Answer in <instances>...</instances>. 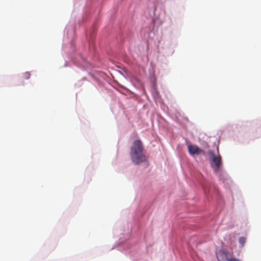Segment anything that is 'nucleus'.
Listing matches in <instances>:
<instances>
[{"label": "nucleus", "mask_w": 261, "mask_h": 261, "mask_svg": "<svg viewBox=\"0 0 261 261\" xmlns=\"http://www.w3.org/2000/svg\"><path fill=\"white\" fill-rule=\"evenodd\" d=\"M130 155L132 162L135 164H140L146 160L144 146L140 140L134 141L130 147Z\"/></svg>", "instance_id": "obj_1"}, {"label": "nucleus", "mask_w": 261, "mask_h": 261, "mask_svg": "<svg viewBox=\"0 0 261 261\" xmlns=\"http://www.w3.org/2000/svg\"><path fill=\"white\" fill-rule=\"evenodd\" d=\"M208 154L211 158V165L212 167L215 172L218 171L222 165L221 157L220 155L216 156L212 150H209Z\"/></svg>", "instance_id": "obj_2"}, {"label": "nucleus", "mask_w": 261, "mask_h": 261, "mask_svg": "<svg viewBox=\"0 0 261 261\" xmlns=\"http://www.w3.org/2000/svg\"><path fill=\"white\" fill-rule=\"evenodd\" d=\"M216 256L218 261H229L230 258H232V255L228 251L222 249L216 252Z\"/></svg>", "instance_id": "obj_3"}, {"label": "nucleus", "mask_w": 261, "mask_h": 261, "mask_svg": "<svg viewBox=\"0 0 261 261\" xmlns=\"http://www.w3.org/2000/svg\"><path fill=\"white\" fill-rule=\"evenodd\" d=\"M188 148L190 154L192 155H198L201 153L204 154L203 151L196 145H189L188 146Z\"/></svg>", "instance_id": "obj_4"}, {"label": "nucleus", "mask_w": 261, "mask_h": 261, "mask_svg": "<svg viewBox=\"0 0 261 261\" xmlns=\"http://www.w3.org/2000/svg\"><path fill=\"white\" fill-rule=\"evenodd\" d=\"M239 243L242 245V246H244L245 242H246V239L244 237H240L239 240Z\"/></svg>", "instance_id": "obj_5"}, {"label": "nucleus", "mask_w": 261, "mask_h": 261, "mask_svg": "<svg viewBox=\"0 0 261 261\" xmlns=\"http://www.w3.org/2000/svg\"><path fill=\"white\" fill-rule=\"evenodd\" d=\"M30 73L28 72H26L25 73H23V78L25 79H28L30 78Z\"/></svg>", "instance_id": "obj_6"}, {"label": "nucleus", "mask_w": 261, "mask_h": 261, "mask_svg": "<svg viewBox=\"0 0 261 261\" xmlns=\"http://www.w3.org/2000/svg\"><path fill=\"white\" fill-rule=\"evenodd\" d=\"M229 261H240V260L234 257H233V258H230L229 259Z\"/></svg>", "instance_id": "obj_7"}]
</instances>
